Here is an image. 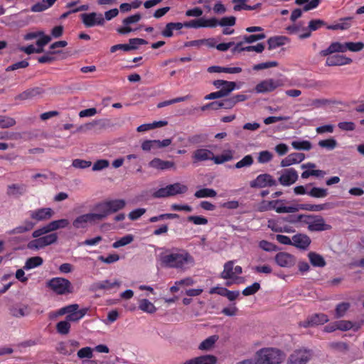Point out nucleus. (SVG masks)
<instances>
[{"label":"nucleus","mask_w":364,"mask_h":364,"mask_svg":"<svg viewBox=\"0 0 364 364\" xmlns=\"http://www.w3.org/2000/svg\"><path fill=\"white\" fill-rule=\"evenodd\" d=\"M318 144L321 148H325L328 150H333L337 146V141L333 138H330L319 141Z\"/></svg>","instance_id":"nucleus-49"},{"label":"nucleus","mask_w":364,"mask_h":364,"mask_svg":"<svg viewBox=\"0 0 364 364\" xmlns=\"http://www.w3.org/2000/svg\"><path fill=\"white\" fill-rule=\"evenodd\" d=\"M217 358L212 355H202L186 361L184 364H216Z\"/></svg>","instance_id":"nucleus-24"},{"label":"nucleus","mask_w":364,"mask_h":364,"mask_svg":"<svg viewBox=\"0 0 364 364\" xmlns=\"http://www.w3.org/2000/svg\"><path fill=\"white\" fill-rule=\"evenodd\" d=\"M25 189L23 186H21L18 184H12L8 187V193L9 195H18L22 194L24 192Z\"/></svg>","instance_id":"nucleus-62"},{"label":"nucleus","mask_w":364,"mask_h":364,"mask_svg":"<svg viewBox=\"0 0 364 364\" xmlns=\"http://www.w3.org/2000/svg\"><path fill=\"white\" fill-rule=\"evenodd\" d=\"M80 343L75 340H68L58 343L56 350L63 355H70L73 354L79 348Z\"/></svg>","instance_id":"nucleus-8"},{"label":"nucleus","mask_w":364,"mask_h":364,"mask_svg":"<svg viewBox=\"0 0 364 364\" xmlns=\"http://www.w3.org/2000/svg\"><path fill=\"white\" fill-rule=\"evenodd\" d=\"M47 287L57 294L71 293L73 287L70 282L62 277H55L47 282Z\"/></svg>","instance_id":"nucleus-4"},{"label":"nucleus","mask_w":364,"mask_h":364,"mask_svg":"<svg viewBox=\"0 0 364 364\" xmlns=\"http://www.w3.org/2000/svg\"><path fill=\"white\" fill-rule=\"evenodd\" d=\"M234 158V151L232 150H225L222 154L214 156L213 161L216 164H221L232 160Z\"/></svg>","instance_id":"nucleus-35"},{"label":"nucleus","mask_w":364,"mask_h":364,"mask_svg":"<svg viewBox=\"0 0 364 364\" xmlns=\"http://www.w3.org/2000/svg\"><path fill=\"white\" fill-rule=\"evenodd\" d=\"M307 194L311 197L319 198L326 197L328 195V191L325 188L314 187Z\"/></svg>","instance_id":"nucleus-53"},{"label":"nucleus","mask_w":364,"mask_h":364,"mask_svg":"<svg viewBox=\"0 0 364 364\" xmlns=\"http://www.w3.org/2000/svg\"><path fill=\"white\" fill-rule=\"evenodd\" d=\"M43 259L41 257H32L26 259L23 269L25 270H30L41 266L43 264Z\"/></svg>","instance_id":"nucleus-37"},{"label":"nucleus","mask_w":364,"mask_h":364,"mask_svg":"<svg viewBox=\"0 0 364 364\" xmlns=\"http://www.w3.org/2000/svg\"><path fill=\"white\" fill-rule=\"evenodd\" d=\"M242 272V269L240 266H235L234 267V262L228 261L224 264V269L222 272L220 277L223 279H232L236 274H240Z\"/></svg>","instance_id":"nucleus-11"},{"label":"nucleus","mask_w":364,"mask_h":364,"mask_svg":"<svg viewBox=\"0 0 364 364\" xmlns=\"http://www.w3.org/2000/svg\"><path fill=\"white\" fill-rule=\"evenodd\" d=\"M273 155L269 151H262L259 153L257 158L258 162L260 164H265L272 159Z\"/></svg>","instance_id":"nucleus-60"},{"label":"nucleus","mask_w":364,"mask_h":364,"mask_svg":"<svg viewBox=\"0 0 364 364\" xmlns=\"http://www.w3.org/2000/svg\"><path fill=\"white\" fill-rule=\"evenodd\" d=\"M35 226V223L30 220H25L22 225L16 226V228L8 230L6 233L8 235L22 234L32 230Z\"/></svg>","instance_id":"nucleus-23"},{"label":"nucleus","mask_w":364,"mask_h":364,"mask_svg":"<svg viewBox=\"0 0 364 364\" xmlns=\"http://www.w3.org/2000/svg\"><path fill=\"white\" fill-rule=\"evenodd\" d=\"M353 60L348 57L342 55H334L328 57L326 61L327 66H341L350 64Z\"/></svg>","instance_id":"nucleus-16"},{"label":"nucleus","mask_w":364,"mask_h":364,"mask_svg":"<svg viewBox=\"0 0 364 364\" xmlns=\"http://www.w3.org/2000/svg\"><path fill=\"white\" fill-rule=\"evenodd\" d=\"M35 238V240H33L28 243V249L31 250H38L46 247L40 237Z\"/></svg>","instance_id":"nucleus-56"},{"label":"nucleus","mask_w":364,"mask_h":364,"mask_svg":"<svg viewBox=\"0 0 364 364\" xmlns=\"http://www.w3.org/2000/svg\"><path fill=\"white\" fill-rule=\"evenodd\" d=\"M57 0H42L33 4L31 10L33 12H42L50 8Z\"/></svg>","instance_id":"nucleus-30"},{"label":"nucleus","mask_w":364,"mask_h":364,"mask_svg":"<svg viewBox=\"0 0 364 364\" xmlns=\"http://www.w3.org/2000/svg\"><path fill=\"white\" fill-rule=\"evenodd\" d=\"M91 222V213H87L78 216L73 223V225L76 229H82L87 228Z\"/></svg>","instance_id":"nucleus-26"},{"label":"nucleus","mask_w":364,"mask_h":364,"mask_svg":"<svg viewBox=\"0 0 364 364\" xmlns=\"http://www.w3.org/2000/svg\"><path fill=\"white\" fill-rule=\"evenodd\" d=\"M139 308L141 311L149 314L154 313L156 311L155 306L146 299H141L139 301Z\"/></svg>","instance_id":"nucleus-41"},{"label":"nucleus","mask_w":364,"mask_h":364,"mask_svg":"<svg viewBox=\"0 0 364 364\" xmlns=\"http://www.w3.org/2000/svg\"><path fill=\"white\" fill-rule=\"evenodd\" d=\"M327 204H319V205H312V204H296L294 205V207L296 208V212L303 210L308 211H321L326 209Z\"/></svg>","instance_id":"nucleus-31"},{"label":"nucleus","mask_w":364,"mask_h":364,"mask_svg":"<svg viewBox=\"0 0 364 364\" xmlns=\"http://www.w3.org/2000/svg\"><path fill=\"white\" fill-rule=\"evenodd\" d=\"M311 242V238L306 234L298 233L292 237V246L306 250L309 248Z\"/></svg>","instance_id":"nucleus-13"},{"label":"nucleus","mask_w":364,"mask_h":364,"mask_svg":"<svg viewBox=\"0 0 364 364\" xmlns=\"http://www.w3.org/2000/svg\"><path fill=\"white\" fill-rule=\"evenodd\" d=\"M159 257L161 264L167 268L186 271L195 265L194 257L185 249L166 250Z\"/></svg>","instance_id":"nucleus-1"},{"label":"nucleus","mask_w":364,"mask_h":364,"mask_svg":"<svg viewBox=\"0 0 364 364\" xmlns=\"http://www.w3.org/2000/svg\"><path fill=\"white\" fill-rule=\"evenodd\" d=\"M259 247L267 252H274L278 250L277 245L267 240L260 241L259 243Z\"/></svg>","instance_id":"nucleus-58"},{"label":"nucleus","mask_w":364,"mask_h":364,"mask_svg":"<svg viewBox=\"0 0 364 364\" xmlns=\"http://www.w3.org/2000/svg\"><path fill=\"white\" fill-rule=\"evenodd\" d=\"M253 157L251 155H246L235 164V168L239 169L243 167H249L253 164Z\"/></svg>","instance_id":"nucleus-45"},{"label":"nucleus","mask_w":364,"mask_h":364,"mask_svg":"<svg viewBox=\"0 0 364 364\" xmlns=\"http://www.w3.org/2000/svg\"><path fill=\"white\" fill-rule=\"evenodd\" d=\"M218 336H211L205 339L199 346L200 350H210L218 341Z\"/></svg>","instance_id":"nucleus-43"},{"label":"nucleus","mask_w":364,"mask_h":364,"mask_svg":"<svg viewBox=\"0 0 364 364\" xmlns=\"http://www.w3.org/2000/svg\"><path fill=\"white\" fill-rule=\"evenodd\" d=\"M30 312V309L26 305H18L10 308V314L16 318L26 316Z\"/></svg>","instance_id":"nucleus-27"},{"label":"nucleus","mask_w":364,"mask_h":364,"mask_svg":"<svg viewBox=\"0 0 364 364\" xmlns=\"http://www.w3.org/2000/svg\"><path fill=\"white\" fill-rule=\"evenodd\" d=\"M16 121L14 119L6 116H0V127L9 128L15 125Z\"/></svg>","instance_id":"nucleus-59"},{"label":"nucleus","mask_w":364,"mask_h":364,"mask_svg":"<svg viewBox=\"0 0 364 364\" xmlns=\"http://www.w3.org/2000/svg\"><path fill=\"white\" fill-rule=\"evenodd\" d=\"M85 315V311L84 309H80L73 314L67 315L65 320L68 321L70 323V322H77L81 318H82Z\"/></svg>","instance_id":"nucleus-46"},{"label":"nucleus","mask_w":364,"mask_h":364,"mask_svg":"<svg viewBox=\"0 0 364 364\" xmlns=\"http://www.w3.org/2000/svg\"><path fill=\"white\" fill-rule=\"evenodd\" d=\"M326 26V22L321 19H313L309 21L307 27L303 28V30H309L310 31H315L319 29L321 27Z\"/></svg>","instance_id":"nucleus-44"},{"label":"nucleus","mask_w":364,"mask_h":364,"mask_svg":"<svg viewBox=\"0 0 364 364\" xmlns=\"http://www.w3.org/2000/svg\"><path fill=\"white\" fill-rule=\"evenodd\" d=\"M72 166L76 168L84 169L91 166V161L77 159L73 161Z\"/></svg>","instance_id":"nucleus-64"},{"label":"nucleus","mask_w":364,"mask_h":364,"mask_svg":"<svg viewBox=\"0 0 364 364\" xmlns=\"http://www.w3.org/2000/svg\"><path fill=\"white\" fill-rule=\"evenodd\" d=\"M217 196V193L212 188H204L195 192L194 196L197 198H214Z\"/></svg>","instance_id":"nucleus-39"},{"label":"nucleus","mask_w":364,"mask_h":364,"mask_svg":"<svg viewBox=\"0 0 364 364\" xmlns=\"http://www.w3.org/2000/svg\"><path fill=\"white\" fill-rule=\"evenodd\" d=\"M284 200H274L269 201V205L272 207V210H274L278 213H289L296 212V209L294 208V205L285 206L284 205Z\"/></svg>","instance_id":"nucleus-15"},{"label":"nucleus","mask_w":364,"mask_h":364,"mask_svg":"<svg viewBox=\"0 0 364 364\" xmlns=\"http://www.w3.org/2000/svg\"><path fill=\"white\" fill-rule=\"evenodd\" d=\"M40 237L46 247L55 243L58 240V235L55 232L45 234L40 236Z\"/></svg>","instance_id":"nucleus-48"},{"label":"nucleus","mask_w":364,"mask_h":364,"mask_svg":"<svg viewBox=\"0 0 364 364\" xmlns=\"http://www.w3.org/2000/svg\"><path fill=\"white\" fill-rule=\"evenodd\" d=\"M71 325L65 319L56 324V331L60 335H68L70 331Z\"/></svg>","instance_id":"nucleus-42"},{"label":"nucleus","mask_w":364,"mask_h":364,"mask_svg":"<svg viewBox=\"0 0 364 364\" xmlns=\"http://www.w3.org/2000/svg\"><path fill=\"white\" fill-rule=\"evenodd\" d=\"M193 157L195 161H213V152L206 149H198L193 152Z\"/></svg>","instance_id":"nucleus-25"},{"label":"nucleus","mask_w":364,"mask_h":364,"mask_svg":"<svg viewBox=\"0 0 364 364\" xmlns=\"http://www.w3.org/2000/svg\"><path fill=\"white\" fill-rule=\"evenodd\" d=\"M114 286H119V282H118L117 280L114 282H110L108 280H105L102 282H98L92 285V290H97V289H110Z\"/></svg>","instance_id":"nucleus-40"},{"label":"nucleus","mask_w":364,"mask_h":364,"mask_svg":"<svg viewBox=\"0 0 364 364\" xmlns=\"http://www.w3.org/2000/svg\"><path fill=\"white\" fill-rule=\"evenodd\" d=\"M287 38L284 36H274L271 37L267 41L268 48L269 50L274 49L277 47L282 46L285 44V41Z\"/></svg>","instance_id":"nucleus-38"},{"label":"nucleus","mask_w":364,"mask_h":364,"mask_svg":"<svg viewBox=\"0 0 364 364\" xmlns=\"http://www.w3.org/2000/svg\"><path fill=\"white\" fill-rule=\"evenodd\" d=\"M328 321L327 315L324 314H316L309 317L305 321L302 326L305 328L313 326L315 325H321L326 323Z\"/></svg>","instance_id":"nucleus-19"},{"label":"nucleus","mask_w":364,"mask_h":364,"mask_svg":"<svg viewBox=\"0 0 364 364\" xmlns=\"http://www.w3.org/2000/svg\"><path fill=\"white\" fill-rule=\"evenodd\" d=\"M168 188L170 197L178 194H183L188 191V186L181 183H175L173 184L168 185Z\"/></svg>","instance_id":"nucleus-33"},{"label":"nucleus","mask_w":364,"mask_h":364,"mask_svg":"<svg viewBox=\"0 0 364 364\" xmlns=\"http://www.w3.org/2000/svg\"><path fill=\"white\" fill-rule=\"evenodd\" d=\"M57 0H42L33 4L31 10L33 12H42L50 8Z\"/></svg>","instance_id":"nucleus-29"},{"label":"nucleus","mask_w":364,"mask_h":364,"mask_svg":"<svg viewBox=\"0 0 364 364\" xmlns=\"http://www.w3.org/2000/svg\"><path fill=\"white\" fill-rule=\"evenodd\" d=\"M297 220L307 225V228L311 232H321L331 229V225L326 224L324 218L321 215H299Z\"/></svg>","instance_id":"nucleus-2"},{"label":"nucleus","mask_w":364,"mask_h":364,"mask_svg":"<svg viewBox=\"0 0 364 364\" xmlns=\"http://www.w3.org/2000/svg\"><path fill=\"white\" fill-rule=\"evenodd\" d=\"M276 263L282 267H291L295 264L294 257L287 252H279L275 256Z\"/></svg>","instance_id":"nucleus-14"},{"label":"nucleus","mask_w":364,"mask_h":364,"mask_svg":"<svg viewBox=\"0 0 364 364\" xmlns=\"http://www.w3.org/2000/svg\"><path fill=\"white\" fill-rule=\"evenodd\" d=\"M283 85L284 83L282 80L267 79L257 84L255 90L259 93L269 92L274 91Z\"/></svg>","instance_id":"nucleus-9"},{"label":"nucleus","mask_w":364,"mask_h":364,"mask_svg":"<svg viewBox=\"0 0 364 364\" xmlns=\"http://www.w3.org/2000/svg\"><path fill=\"white\" fill-rule=\"evenodd\" d=\"M95 213H92V220H102L109 215L106 201L97 204L94 208Z\"/></svg>","instance_id":"nucleus-21"},{"label":"nucleus","mask_w":364,"mask_h":364,"mask_svg":"<svg viewBox=\"0 0 364 364\" xmlns=\"http://www.w3.org/2000/svg\"><path fill=\"white\" fill-rule=\"evenodd\" d=\"M291 146L296 150L309 151L311 149V144L309 141H294L291 142Z\"/></svg>","instance_id":"nucleus-52"},{"label":"nucleus","mask_w":364,"mask_h":364,"mask_svg":"<svg viewBox=\"0 0 364 364\" xmlns=\"http://www.w3.org/2000/svg\"><path fill=\"white\" fill-rule=\"evenodd\" d=\"M54 211L50 208H42L29 211V216L36 222L45 221L50 219Z\"/></svg>","instance_id":"nucleus-10"},{"label":"nucleus","mask_w":364,"mask_h":364,"mask_svg":"<svg viewBox=\"0 0 364 364\" xmlns=\"http://www.w3.org/2000/svg\"><path fill=\"white\" fill-rule=\"evenodd\" d=\"M346 52L350 50L352 52H358L363 49L364 43L363 42H346L345 43Z\"/></svg>","instance_id":"nucleus-51"},{"label":"nucleus","mask_w":364,"mask_h":364,"mask_svg":"<svg viewBox=\"0 0 364 364\" xmlns=\"http://www.w3.org/2000/svg\"><path fill=\"white\" fill-rule=\"evenodd\" d=\"M109 125L107 119H99L92 121V130L95 132H100L106 129Z\"/></svg>","instance_id":"nucleus-50"},{"label":"nucleus","mask_w":364,"mask_h":364,"mask_svg":"<svg viewBox=\"0 0 364 364\" xmlns=\"http://www.w3.org/2000/svg\"><path fill=\"white\" fill-rule=\"evenodd\" d=\"M257 362L260 364H280L284 359L283 353L277 349H262L257 353Z\"/></svg>","instance_id":"nucleus-3"},{"label":"nucleus","mask_w":364,"mask_h":364,"mask_svg":"<svg viewBox=\"0 0 364 364\" xmlns=\"http://www.w3.org/2000/svg\"><path fill=\"white\" fill-rule=\"evenodd\" d=\"M42 92L43 90L38 87H36L25 90L16 96V99L21 100H28L40 95Z\"/></svg>","instance_id":"nucleus-28"},{"label":"nucleus","mask_w":364,"mask_h":364,"mask_svg":"<svg viewBox=\"0 0 364 364\" xmlns=\"http://www.w3.org/2000/svg\"><path fill=\"white\" fill-rule=\"evenodd\" d=\"M134 240V237L132 235H127L122 237H121L117 241L114 242L112 244V247L114 248H119L122 246H125L127 245L130 244Z\"/></svg>","instance_id":"nucleus-47"},{"label":"nucleus","mask_w":364,"mask_h":364,"mask_svg":"<svg viewBox=\"0 0 364 364\" xmlns=\"http://www.w3.org/2000/svg\"><path fill=\"white\" fill-rule=\"evenodd\" d=\"M69 224V220L65 218L53 220L46 225L35 230L32 233V236L33 237H38L43 235L56 231L59 229L65 228Z\"/></svg>","instance_id":"nucleus-5"},{"label":"nucleus","mask_w":364,"mask_h":364,"mask_svg":"<svg viewBox=\"0 0 364 364\" xmlns=\"http://www.w3.org/2000/svg\"><path fill=\"white\" fill-rule=\"evenodd\" d=\"M209 73H226L230 74L240 73L242 72V68L240 67H220V66H210L208 68Z\"/></svg>","instance_id":"nucleus-32"},{"label":"nucleus","mask_w":364,"mask_h":364,"mask_svg":"<svg viewBox=\"0 0 364 364\" xmlns=\"http://www.w3.org/2000/svg\"><path fill=\"white\" fill-rule=\"evenodd\" d=\"M260 289V284L258 282H255L252 285L246 287L242 291V294L244 296H250L255 294Z\"/></svg>","instance_id":"nucleus-57"},{"label":"nucleus","mask_w":364,"mask_h":364,"mask_svg":"<svg viewBox=\"0 0 364 364\" xmlns=\"http://www.w3.org/2000/svg\"><path fill=\"white\" fill-rule=\"evenodd\" d=\"M277 184L276 180L269 173L259 174L255 180L251 181L250 183V187L253 188L271 187Z\"/></svg>","instance_id":"nucleus-7"},{"label":"nucleus","mask_w":364,"mask_h":364,"mask_svg":"<svg viewBox=\"0 0 364 364\" xmlns=\"http://www.w3.org/2000/svg\"><path fill=\"white\" fill-rule=\"evenodd\" d=\"M106 204L110 215L124 209L127 203L124 199H114L106 200Z\"/></svg>","instance_id":"nucleus-22"},{"label":"nucleus","mask_w":364,"mask_h":364,"mask_svg":"<svg viewBox=\"0 0 364 364\" xmlns=\"http://www.w3.org/2000/svg\"><path fill=\"white\" fill-rule=\"evenodd\" d=\"M266 36L264 33H259V34H251L250 36H243V42H245L247 43H252L253 42L262 40L265 38Z\"/></svg>","instance_id":"nucleus-61"},{"label":"nucleus","mask_w":364,"mask_h":364,"mask_svg":"<svg viewBox=\"0 0 364 364\" xmlns=\"http://www.w3.org/2000/svg\"><path fill=\"white\" fill-rule=\"evenodd\" d=\"M149 166L157 170L164 171L175 167V164L170 161H164L159 158H154L149 163Z\"/></svg>","instance_id":"nucleus-17"},{"label":"nucleus","mask_w":364,"mask_h":364,"mask_svg":"<svg viewBox=\"0 0 364 364\" xmlns=\"http://www.w3.org/2000/svg\"><path fill=\"white\" fill-rule=\"evenodd\" d=\"M147 41L142 38H130L129 40L128 47L129 51L132 50H136L138 48V46L140 45H145L147 44Z\"/></svg>","instance_id":"nucleus-55"},{"label":"nucleus","mask_w":364,"mask_h":364,"mask_svg":"<svg viewBox=\"0 0 364 364\" xmlns=\"http://www.w3.org/2000/svg\"><path fill=\"white\" fill-rule=\"evenodd\" d=\"M313 357V351L305 348L295 350L289 357L287 364H307Z\"/></svg>","instance_id":"nucleus-6"},{"label":"nucleus","mask_w":364,"mask_h":364,"mask_svg":"<svg viewBox=\"0 0 364 364\" xmlns=\"http://www.w3.org/2000/svg\"><path fill=\"white\" fill-rule=\"evenodd\" d=\"M77 357L81 360V364H91V347L80 349L77 352Z\"/></svg>","instance_id":"nucleus-34"},{"label":"nucleus","mask_w":364,"mask_h":364,"mask_svg":"<svg viewBox=\"0 0 364 364\" xmlns=\"http://www.w3.org/2000/svg\"><path fill=\"white\" fill-rule=\"evenodd\" d=\"M311 264L314 267H323L326 265L324 258L319 254L311 252L308 255Z\"/></svg>","instance_id":"nucleus-36"},{"label":"nucleus","mask_w":364,"mask_h":364,"mask_svg":"<svg viewBox=\"0 0 364 364\" xmlns=\"http://www.w3.org/2000/svg\"><path fill=\"white\" fill-rule=\"evenodd\" d=\"M298 179V173L294 168H287L284 170L282 174L279 178V183L284 186H289L294 183Z\"/></svg>","instance_id":"nucleus-12"},{"label":"nucleus","mask_w":364,"mask_h":364,"mask_svg":"<svg viewBox=\"0 0 364 364\" xmlns=\"http://www.w3.org/2000/svg\"><path fill=\"white\" fill-rule=\"evenodd\" d=\"M346 47L345 43H341L339 42H333L325 50L320 51L319 55L321 56H327L334 53H345Z\"/></svg>","instance_id":"nucleus-20"},{"label":"nucleus","mask_w":364,"mask_h":364,"mask_svg":"<svg viewBox=\"0 0 364 364\" xmlns=\"http://www.w3.org/2000/svg\"><path fill=\"white\" fill-rule=\"evenodd\" d=\"M329 346L332 349L338 352H346L348 350V346L344 342H333Z\"/></svg>","instance_id":"nucleus-63"},{"label":"nucleus","mask_w":364,"mask_h":364,"mask_svg":"<svg viewBox=\"0 0 364 364\" xmlns=\"http://www.w3.org/2000/svg\"><path fill=\"white\" fill-rule=\"evenodd\" d=\"M305 159V154L303 153H292L289 155H288L286 158L282 160L281 161V166L282 167H287L289 166L294 164H299L304 161Z\"/></svg>","instance_id":"nucleus-18"},{"label":"nucleus","mask_w":364,"mask_h":364,"mask_svg":"<svg viewBox=\"0 0 364 364\" xmlns=\"http://www.w3.org/2000/svg\"><path fill=\"white\" fill-rule=\"evenodd\" d=\"M350 307V304L348 302H342L336 306V317H343Z\"/></svg>","instance_id":"nucleus-54"}]
</instances>
